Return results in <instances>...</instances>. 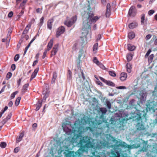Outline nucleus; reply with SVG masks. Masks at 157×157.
<instances>
[{"instance_id":"c756f323","label":"nucleus","mask_w":157,"mask_h":157,"mask_svg":"<svg viewBox=\"0 0 157 157\" xmlns=\"http://www.w3.org/2000/svg\"><path fill=\"white\" fill-rule=\"evenodd\" d=\"M93 61L94 63L96 64L97 65H98L100 62L96 57H94V58Z\"/></svg>"},{"instance_id":"473e14b6","label":"nucleus","mask_w":157,"mask_h":157,"mask_svg":"<svg viewBox=\"0 0 157 157\" xmlns=\"http://www.w3.org/2000/svg\"><path fill=\"white\" fill-rule=\"evenodd\" d=\"M111 13L110 10H106L105 15L106 17H109Z\"/></svg>"},{"instance_id":"7ed1b4c3","label":"nucleus","mask_w":157,"mask_h":157,"mask_svg":"<svg viewBox=\"0 0 157 157\" xmlns=\"http://www.w3.org/2000/svg\"><path fill=\"white\" fill-rule=\"evenodd\" d=\"M136 112L137 113L136 115L135 116L133 117V118L137 122V124L136 125L137 130H144L145 127L143 121L144 119L145 120H147V113L145 112V110L141 111L138 110Z\"/></svg>"},{"instance_id":"9d476101","label":"nucleus","mask_w":157,"mask_h":157,"mask_svg":"<svg viewBox=\"0 0 157 157\" xmlns=\"http://www.w3.org/2000/svg\"><path fill=\"white\" fill-rule=\"evenodd\" d=\"M54 21L53 18H51L49 19L47 22V27L48 29H51L52 28V24Z\"/></svg>"},{"instance_id":"9b49d317","label":"nucleus","mask_w":157,"mask_h":157,"mask_svg":"<svg viewBox=\"0 0 157 157\" xmlns=\"http://www.w3.org/2000/svg\"><path fill=\"white\" fill-rule=\"evenodd\" d=\"M127 77V74L125 72L121 73L120 75V78L123 81H125Z\"/></svg>"},{"instance_id":"5fc2aeb1","label":"nucleus","mask_w":157,"mask_h":157,"mask_svg":"<svg viewBox=\"0 0 157 157\" xmlns=\"http://www.w3.org/2000/svg\"><path fill=\"white\" fill-rule=\"evenodd\" d=\"M24 8H22V10L21 11V12L19 13V14L18 15V16L20 17L21 16L22 14L24 13Z\"/></svg>"},{"instance_id":"aec40b11","label":"nucleus","mask_w":157,"mask_h":157,"mask_svg":"<svg viewBox=\"0 0 157 157\" xmlns=\"http://www.w3.org/2000/svg\"><path fill=\"white\" fill-rule=\"evenodd\" d=\"M42 101L38 100V102L36 104L37 107L36 109V111H38L42 106Z\"/></svg>"},{"instance_id":"864d4df0","label":"nucleus","mask_w":157,"mask_h":157,"mask_svg":"<svg viewBox=\"0 0 157 157\" xmlns=\"http://www.w3.org/2000/svg\"><path fill=\"white\" fill-rule=\"evenodd\" d=\"M155 11L153 10H150L148 12V14L149 15L151 16V15L154 13Z\"/></svg>"},{"instance_id":"f704fd0d","label":"nucleus","mask_w":157,"mask_h":157,"mask_svg":"<svg viewBox=\"0 0 157 157\" xmlns=\"http://www.w3.org/2000/svg\"><path fill=\"white\" fill-rule=\"evenodd\" d=\"M106 83L107 85L111 86H113L114 85V83L110 81H107Z\"/></svg>"},{"instance_id":"603ef678","label":"nucleus","mask_w":157,"mask_h":157,"mask_svg":"<svg viewBox=\"0 0 157 157\" xmlns=\"http://www.w3.org/2000/svg\"><path fill=\"white\" fill-rule=\"evenodd\" d=\"M8 121L7 119L6 118L4 119L2 121V123L3 125L4 124Z\"/></svg>"},{"instance_id":"7c9ffc66","label":"nucleus","mask_w":157,"mask_h":157,"mask_svg":"<svg viewBox=\"0 0 157 157\" xmlns=\"http://www.w3.org/2000/svg\"><path fill=\"white\" fill-rule=\"evenodd\" d=\"M0 147L3 148H5L6 146V144L5 142H1L0 144Z\"/></svg>"},{"instance_id":"39448f33","label":"nucleus","mask_w":157,"mask_h":157,"mask_svg":"<svg viewBox=\"0 0 157 157\" xmlns=\"http://www.w3.org/2000/svg\"><path fill=\"white\" fill-rule=\"evenodd\" d=\"M157 106V101H152L148 102L146 108L147 111L152 110L153 111L155 112V109H157V108H156Z\"/></svg>"},{"instance_id":"6e6552de","label":"nucleus","mask_w":157,"mask_h":157,"mask_svg":"<svg viewBox=\"0 0 157 157\" xmlns=\"http://www.w3.org/2000/svg\"><path fill=\"white\" fill-rule=\"evenodd\" d=\"M65 31V28L63 26H61L59 27L57 29L56 36L57 37H58L61 34L63 33Z\"/></svg>"},{"instance_id":"69168bd1","label":"nucleus","mask_w":157,"mask_h":157,"mask_svg":"<svg viewBox=\"0 0 157 157\" xmlns=\"http://www.w3.org/2000/svg\"><path fill=\"white\" fill-rule=\"evenodd\" d=\"M13 15V13L12 11L10 12L8 14V17H12Z\"/></svg>"},{"instance_id":"c85d7f7f","label":"nucleus","mask_w":157,"mask_h":157,"mask_svg":"<svg viewBox=\"0 0 157 157\" xmlns=\"http://www.w3.org/2000/svg\"><path fill=\"white\" fill-rule=\"evenodd\" d=\"M18 93V91H16L12 93L10 96V99H12L14 98L15 97V95Z\"/></svg>"},{"instance_id":"13d9d810","label":"nucleus","mask_w":157,"mask_h":157,"mask_svg":"<svg viewBox=\"0 0 157 157\" xmlns=\"http://www.w3.org/2000/svg\"><path fill=\"white\" fill-rule=\"evenodd\" d=\"M116 88L117 89H126V87L124 86H119L116 87Z\"/></svg>"},{"instance_id":"de8ad7c7","label":"nucleus","mask_w":157,"mask_h":157,"mask_svg":"<svg viewBox=\"0 0 157 157\" xmlns=\"http://www.w3.org/2000/svg\"><path fill=\"white\" fill-rule=\"evenodd\" d=\"M99 67H100L102 69H104L105 68V67L104 65L101 63L99 62V63L97 65Z\"/></svg>"},{"instance_id":"3c124183","label":"nucleus","mask_w":157,"mask_h":157,"mask_svg":"<svg viewBox=\"0 0 157 157\" xmlns=\"http://www.w3.org/2000/svg\"><path fill=\"white\" fill-rule=\"evenodd\" d=\"M151 51V50L150 49H149L148 50V51L147 52V53H146V54L145 55V57H148V56L150 54V53Z\"/></svg>"},{"instance_id":"dca6fc26","label":"nucleus","mask_w":157,"mask_h":157,"mask_svg":"<svg viewBox=\"0 0 157 157\" xmlns=\"http://www.w3.org/2000/svg\"><path fill=\"white\" fill-rule=\"evenodd\" d=\"M29 86V84L27 83L23 86L21 89V93L22 94H24L27 91Z\"/></svg>"},{"instance_id":"ddd939ff","label":"nucleus","mask_w":157,"mask_h":157,"mask_svg":"<svg viewBox=\"0 0 157 157\" xmlns=\"http://www.w3.org/2000/svg\"><path fill=\"white\" fill-rule=\"evenodd\" d=\"M106 109L105 108H101L99 109V112H101L102 114L101 115V117H102L107 112Z\"/></svg>"},{"instance_id":"bf43d9fd","label":"nucleus","mask_w":157,"mask_h":157,"mask_svg":"<svg viewBox=\"0 0 157 157\" xmlns=\"http://www.w3.org/2000/svg\"><path fill=\"white\" fill-rule=\"evenodd\" d=\"M12 115V114L10 113L8 114V115H7V116L6 117V118L7 119V120H9V119H10L11 118Z\"/></svg>"},{"instance_id":"052dcab7","label":"nucleus","mask_w":157,"mask_h":157,"mask_svg":"<svg viewBox=\"0 0 157 157\" xmlns=\"http://www.w3.org/2000/svg\"><path fill=\"white\" fill-rule=\"evenodd\" d=\"M154 57V55L153 54L150 55L148 58V60L150 61H152Z\"/></svg>"},{"instance_id":"2eb2a0df","label":"nucleus","mask_w":157,"mask_h":157,"mask_svg":"<svg viewBox=\"0 0 157 157\" xmlns=\"http://www.w3.org/2000/svg\"><path fill=\"white\" fill-rule=\"evenodd\" d=\"M24 131H23L21 132L20 133L19 137H17L16 139V142L17 143H19V142L21 140L22 137L24 136Z\"/></svg>"},{"instance_id":"4d7b16f0","label":"nucleus","mask_w":157,"mask_h":157,"mask_svg":"<svg viewBox=\"0 0 157 157\" xmlns=\"http://www.w3.org/2000/svg\"><path fill=\"white\" fill-rule=\"evenodd\" d=\"M77 46V44L76 43H75L74 44L72 48V51H75L76 49V46Z\"/></svg>"},{"instance_id":"f257e3e1","label":"nucleus","mask_w":157,"mask_h":157,"mask_svg":"<svg viewBox=\"0 0 157 157\" xmlns=\"http://www.w3.org/2000/svg\"><path fill=\"white\" fill-rule=\"evenodd\" d=\"M90 4L88 5L87 10L88 11H84L82 13L83 20L82 33L84 34V36H86L91 30V25L92 23H95L101 17L100 16H94L93 11H91Z\"/></svg>"},{"instance_id":"79ce46f5","label":"nucleus","mask_w":157,"mask_h":157,"mask_svg":"<svg viewBox=\"0 0 157 157\" xmlns=\"http://www.w3.org/2000/svg\"><path fill=\"white\" fill-rule=\"evenodd\" d=\"M106 103L108 108L109 109H110L111 108V103L110 102L108 101L106 102Z\"/></svg>"},{"instance_id":"6e6d98bb","label":"nucleus","mask_w":157,"mask_h":157,"mask_svg":"<svg viewBox=\"0 0 157 157\" xmlns=\"http://www.w3.org/2000/svg\"><path fill=\"white\" fill-rule=\"evenodd\" d=\"M35 21V20L34 18H33L29 22V24L28 25H30V27L31 26V25Z\"/></svg>"},{"instance_id":"2f4dec72","label":"nucleus","mask_w":157,"mask_h":157,"mask_svg":"<svg viewBox=\"0 0 157 157\" xmlns=\"http://www.w3.org/2000/svg\"><path fill=\"white\" fill-rule=\"evenodd\" d=\"M141 23L142 24H143L144 23V21L145 20V15L144 14H143L141 15Z\"/></svg>"},{"instance_id":"49530a36","label":"nucleus","mask_w":157,"mask_h":157,"mask_svg":"<svg viewBox=\"0 0 157 157\" xmlns=\"http://www.w3.org/2000/svg\"><path fill=\"white\" fill-rule=\"evenodd\" d=\"M86 130L87 131L89 130L91 132H93V128L89 127H87L86 128Z\"/></svg>"},{"instance_id":"f3484780","label":"nucleus","mask_w":157,"mask_h":157,"mask_svg":"<svg viewBox=\"0 0 157 157\" xmlns=\"http://www.w3.org/2000/svg\"><path fill=\"white\" fill-rule=\"evenodd\" d=\"M53 43V40L52 39L51 40L47 45V50L49 51L52 48Z\"/></svg>"},{"instance_id":"680f3d73","label":"nucleus","mask_w":157,"mask_h":157,"mask_svg":"<svg viewBox=\"0 0 157 157\" xmlns=\"http://www.w3.org/2000/svg\"><path fill=\"white\" fill-rule=\"evenodd\" d=\"M110 4L109 3H107L106 6V10H110Z\"/></svg>"},{"instance_id":"b1692460","label":"nucleus","mask_w":157,"mask_h":157,"mask_svg":"<svg viewBox=\"0 0 157 157\" xmlns=\"http://www.w3.org/2000/svg\"><path fill=\"white\" fill-rule=\"evenodd\" d=\"M126 67L127 72H128L129 73H130L131 71V69L132 67L131 64L129 63H128L127 64Z\"/></svg>"},{"instance_id":"a18cd8bd","label":"nucleus","mask_w":157,"mask_h":157,"mask_svg":"<svg viewBox=\"0 0 157 157\" xmlns=\"http://www.w3.org/2000/svg\"><path fill=\"white\" fill-rule=\"evenodd\" d=\"M19 58V54H17L14 57V60L15 61H17L18 60Z\"/></svg>"},{"instance_id":"6ab92c4d","label":"nucleus","mask_w":157,"mask_h":157,"mask_svg":"<svg viewBox=\"0 0 157 157\" xmlns=\"http://www.w3.org/2000/svg\"><path fill=\"white\" fill-rule=\"evenodd\" d=\"M137 25L138 24L136 22H132L129 25L128 27L130 29H133L136 27Z\"/></svg>"},{"instance_id":"bb28decb","label":"nucleus","mask_w":157,"mask_h":157,"mask_svg":"<svg viewBox=\"0 0 157 157\" xmlns=\"http://www.w3.org/2000/svg\"><path fill=\"white\" fill-rule=\"evenodd\" d=\"M21 99V97H18L16 99L15 104L16 106H17L19 104L20 101Z\"/></svg>"},{"instance_id":"e433bc0d","label":"nucleus","mask_w":157,"mask_h":157,"mask_svg":"<svg viewBox=\"0 0 157 157\" xmlns=\"http://www.w3.org/2000/svg\"><path fill=\"white\" fill-rule=\"evenodd\" d=\"M12 76V73L10 72H9L7 73L6 76V78L7 79H9Z\"/></svg>"},{"instance_id":"c9c22d12","label":"nucleus","mask_w":157,"mask_h":157,"mask_svg":"<svg viewBox=\"0 0 157 157\" xmlns=\"http://www.w3.org/2000/svg\"><path fill=\"white\" fill-rule=\"evenodd\" d=\"M109 75L113 77H115L116 76L115 73L114 71H109Z\"/></svg>"},{"instance_id":"393cba45","label":"nucleus","mask_w":157,"mask_h":157,"mask_svg":"<svg viewBox=\"0 0 157 157\" xmlns=\"http://www.w3.org/2000/svg\"><path fill=\"white\" fill-rule=\"evenodd\" d=\"M133 55L131 54H128L127 55V61L129 62L131 60L132 58Z\"/></svg>"},{"instance_id":"774afa93","label":"nucleus","mask_w":157,"mask_h":157,"mask_svg":"<svg viewBox=\"0 0 157 157\" xmlns=\"http://www.w3.org/2000/svg\"><path fill=\"white\" fill-rule=\"evenodd\" d=\"M43 95H44L43 99L44 100H46V98H48V94L47 93H46L45 94L44 93Z\"/></svg>"},{"instance_id":"412c9836","label":"nucleus","mask_w":157,"mask_h":157,"mask_svg":"<svg viewBox=\"0 0 157 157\" xmlns=\"http://www.w3.org/2000/svg\"><path fill=\"white\" fill-rule=\"evenodd\" d=\"M135 102V100L134 99H132L130 101L129 105L132 107L136 108V105Z\"/></svg>"},{"instance_id":"ea45409f","label":"nucleus","mask_w":157,"mask_h":157,"mask_svg":"<svg viewBox=\"0 0 157 157\" xmlns=\"http://www.w3.org/2000/svg\"><path fill=\"white\" fill-rule=\"evenodd\" d=\"M44 17H42L40 20V25L41 26H42L44 23Z\"/></svg>"},{"instance_id":"72a5a7b5","label":"nucleus","mask_w":157,"mask_h":157,"mask_svg":"<svg viewBox=\"0 0 157 157\" xmlns=\"http://www.w3.org/2000/svg\"><path fill=\"white\" fill-rule=\"evenodd\" d=\"M82 56V54H79L78 55V60L77 62L78 67H79L80 65V61H81L80 59H81V58Z\"/></svg>"},{"instance_id":"5701e85b","label":"nucleus","mask_w":157,"mask_h":157,"mask_svg":"<svg viewBox=\"0 0 157 157\" xmlns=\"http://www.w3.org/2000/svg\"><path fill=\"white\" fill-rule=\"evenodd\" d=\"M135 34L133 32H131L128 33V36L130 39H132L135 37Z\"/></svg>"},{"instance_id":"c03bdc74","label":"nucleus","mask_w":157,"mask_h":157,"mask_svg":"<svg viewBox=\"0 0 157 157\" xmlns=\"http://www.w3.org/2000/svg\"><path fill=\"white\" fill-rule=\"evenodd\" d=\"M28 0H23L22 2L20 4V7L23 6L27 2Z\"/></svg>"},{"instance_id":"0eeeda50","label":"nucleus","mask_w":157,"mask_h":157,"mask_svg":"<svg viewBox=\"0 0 157 157\" xmlns=\"http://www.w3.org/2000/svg\"><path fill=\"white\" fill-rule=\"evenodd\" d=\"M136 13V10L135 6H132L130 8L128 12V15L131 17H134Z\"/></svg>"},{"instance_id":"423d86ee","label":"nucleus","mask_w":157,"mask_h":157,"mask_svg":"<svg viewBox=\"0 0 157 157\" xmlns=\"http://www.w3.org/2000/svg\"><path fill=\"white\" fill-rule=\"evenodd\" d=\"M68 19L69 17H67L64 24L68 27H70L77 20V16L75 15L73 16L70 20H69Z\"/></svg>"},{"instance_id":"58836bf2","label":"nucleus","mask_w":157,"mask_h":157,"mask_svg":"<svg viewBox=\"0 0 157 157\" xmlns=\"http://www.w3.org/2000/svg\"><path fill=\"white\" fill-rule=\"evenodd\" d=\"M71 72L69 70L68 71V78L69 79H70L71 78Z\"/></svg>"},{"instance_id":"338daca9","label":"nucleus","mask_w":157,"mask_h":157,"mask_svg":"<svg viewBox=\"0 0 157 157\" xmlns=\"http://www.w3.org/2000/svg\"><path fill=\"white\" fill-rule=\"evenodd\" d=\"M151 35L148 34L146 36L145 38L146 40H148L151 38Z\"/></svg>"},{"instance_id":"a878e982","label":"nucleus","mask_w":157,"mask_h":157,"mask_svg":"<svg viewBox=\"0 0 157 157\" xmlns=\"http://www.w3.org/2000/svg\"><path fill=\"white\" fill-rule=\"evenodd\" d=\"M98 44L96 43L94 44L93 47V51L95 52H96V51L98 49Z\"/></svg>"},{"instance_id":"20e7f679","label":"nucleus","mask_w":157,"mask_h":157,"mask_svg":"<svg viewBox=\"0 0 157 157\" xmlns=\"http://www.w3.org/2000/svg\"><path fill=\"white\" fill-rule=\"evenodd\" d=\"M113 142H115V147L111 151V157H128V154L122 149L118 147L121 141H119L115 139H113Z\"/></svg>"},{"instance_id":"09e8293b","label":"nucleus","mask_w":157,"mask_h":157,"mask_svg":"<svg viewBox=\"0 0 157 157\" xmlns=\"http://www.w3.org/2000/svg\"><path fill=\"white\" fill-rule=\"evenodd\" d=\"M19 147H17L15 148L13 152L14 153H17L19 151Z\"/></svg>"},{"instance_id":"e2e57ef3","label":"nucleus","mask_w":157,"mask_h":157,"mask_svg":"<svg viewBox=\"0 0 157 157\" xmlns=\"http://www.w3.org/2000/svg\"><path fill=\"white\" fill-rule=\"evenodd\" d=\"M99 78L103 82L105 83H106V82L107 81V80H105L102 77H99Z\"/></svg>"},{"instance_id":"1a4fd4ad","label":"nucleus","mask_w":157,"mask_h":157,"mask_svg":"<svg viewBox=\"0 0 157 157\" xmlns=\"http://www.w3.org/2000/svg\"><path fill=\"white\" fill-rule=\"evenodd\" d=\"M59 44H57L54 45L52 50L51 51V54L50 55L51 57H52L53 56L55 55L58 50Z\"/></svg>"},{"instance_id":"f8f14e48","label":"nucleus","mask_w":157,"mask_h":157,"mask_svg":"<svg viewBox=\"0 0 157 157\" xmlns=\"http://www.w3.org/2000/svg\"><path fill=\"white\" fill-rule=\"evenodd\" d=\"M118 145H119V147H121L124 148H130L131 147L130 145H127L123 141H121L120 144Z\"/></svg>"},{"instance_id":"a211bd4d","label":"nucleus","mask_w":157,"mask_h":157,"mask_svg":"<svg viewBox=\"0 0 157 157\" xmlns=\"http://www.w3.org/2000/svg\"><path fill=\"white\" fill-rule=\"evenodd\" d=\"M127 46L128 49L129 51H133L136 48V47L130 44H128Z\"/></svg>"},{"instance_id":"f03ea898","label":"nucleus","mask_w":157,"mask_h":157,"mask_svg":"<svg viewBox=\"0 0 157 157\" xmlns=\"http://www.w3.org/2000/svg\"><path fill=\"white\" fill-rule=\"evenodd\" d=\"M91 138L88 136H84L81 139L78 145L79 149L75 152L74 151H66L63 153L65 157H79L82 153L86 151L88 148H93L94 144L91 142Z\"/></svg>"},{"instance_id":"cd10ccee","label":"nucleus","mask_w":157,"mask_h":157,"mask_svg":"<svg viewBox=\"0 0 157 157\" xmlns=\"http://www.w3.org/2000/svg\"><path fill=\"white\" fill-rule=\"evenodd\" d=\"M57 77V74L55 72H53V78L52 80V82L53 81L54 82L56 79Z\"/></svg>"},{"instance_id":"a19ab883","label":"nucleus","mask_w":157,"mask_h":157,"mask_svg":"<svg viewBox=\"0 0 157 157\" xmlns=\"http://www.w3.org/2000/svg\"><path fill=\"white\" fill-rule=\"evenodd\" d=\"M48 51L47 50V49H45L44 52L43 53V55L42 56V57L43 59H44L45 57L46 56V55L47 53V52Z\"/></svg>"},{"instance_id":"4c0bfd02","label":"nucleus","mask_w":157,"mask_h":157,"mask_svg":"<svg viewBox=\"0 0 157 157\" xmlns=\"http://www.w3.org/2000/svg\"><path fill=\"white\" fill-rule=\"evenodd\" d=\"M67 125H69V124H67L63 123L62 124V127L63 128V130L65 131H66V132L67 131L66 130V128L67 127Z\"/></svg>"},{"instance_id":"37998d69","label":"nucleus","mask_w":157,"mask_h":157,"mask_svg":"<svg viewBox=\"0 0 157 157\" xmlns=\"http://www.w3.org/2000/svg\"><path fill=\"white\" fill-rule=\"evenodd\" d=\"M36 75V74L33 72L30 78V81H32L34 78H35Z\"/></svg>"},{"instance_id":"4be33fe9","label":"nucleus","mask_w":157,"mask_h":157,"mask_svg":"<svg viewBox=\"0 0 157 157\" xmlns=\"http://www.w3.org/2000/svg\"><path fill=\"white\" fill-rule=\"evenodd\" d=\"M30 28V25H28L25 27V30H24L22 35L24 34H26L28 32L29 28Z\"/></svg>"},{"instance_id":"4468645a","label":"nucleus","mask_w":157,"mask_h":157,"mask_svg":"<svg viewBox=\"0 0 157 157\" xmlns=\"http://www.w3.org/2000/svg\"><path fill=\"white\" fill-rule=\"evenodd\" d=\"M85 79H83L82 78H81L80 77H79L76 79V81L78 84L82 85L83 84V82Z\"/></svg>"},{"instance_id":"8fccbe9b","label":"nucleus","mask_w":157,"mask_h":157,"mask_svg":"<svg viewBox=\"0 0 157 157\" xmlns=\"http://www.w3.org/2000/svg\"><path fill=\"white\" fill-rule=\"evenodd\" d=\"M88 1V2L89 4L88 5H89L90 4H90H93L94 3V1H95V0H87Z\"/></svg>"},{"instance_id":"0e129e2a","label":"nucleus","mask_w":157,"mask_h":157,"mask_svg":"<svg viewBox=\"0 0 157 157\" xmlns=\"http://www.w3.org/2000/svg\"><path fill=\"white\" fill-rule=\"evenodd\" d=\"M99 78L103 82L105 83H106V82L107 81V80H105L102 77H99Z\"/></svg>"}]
</instances>
